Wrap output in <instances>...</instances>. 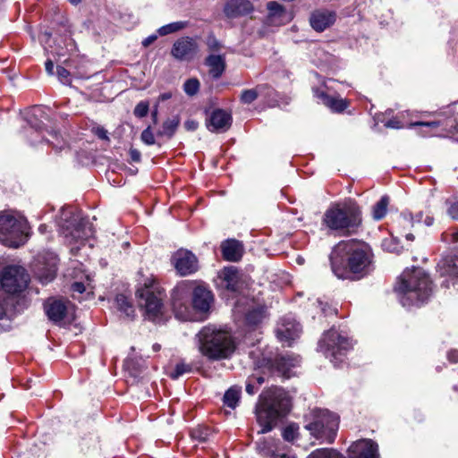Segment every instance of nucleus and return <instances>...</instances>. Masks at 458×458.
I'll return each instance as SVG.
<instances>
[{"label":"nucleus","instance_id":"f257e3e1","mask_svg":"<svg viewBox=\"0 0 458 458\" xmlns=\"http://www.w3.org/2000/svg\"><path fill=\"white\" fill-rule=\"evenodd\" d=\"M369 247L356 240L342 241L335 246L330 255L334 274L342 279L350 277V274L360 276L368 273L371 264Z\"/></svg>","mask_w":458,"mask_h":458},{"label":"nucleus","instance_id":"f03ea898","mask_svg":"<svg viewBox=\"0 0 458 458\" xmlns=\"http://www.w3.org/2000/svg\"><path fill=\"white\" fill-rule=\"evenodd\" d=\"M291 409V399L282 388L264 391L256 405L257 423L260 427L258 434L271 431L278 420L284 417Z\"/></svg>","mask_w":458,"mask_h":458},{"label":"nucleus","instance_id":"7ed1b4c3","mask_svg":"<svg viewBox=\"0 0 458 458\" xmlns=\"http://www.w3.org/2000/svg\"><path fill=\"white\" fill-rule=\"evenodd\" d=\"M395 290L401 294L403 306L420 305L430 296L432 282L423 269L414 268L403 273Z\"/></svg>","mask_w":458,"mask_h":458},{"label":"nucleus","instance_id":"20e7f679","mask_svg":"<svg viewBox=\"0 0 458 458\" xmlns=\"http://www.w3.org/2000/svg\"><path fill=\"white\" fill-rule=\"evenodd\" d=\"M199 351L209 359L229 358L235 351V342L229 332L208 326L198 334Z\"/></svg>","mask_w":458,"mask_h":458},{"label":"nucleus","instance_id":"39448f33","mask_svg":"<svg viewBox=\"0 0 458 458\" xmlns=\"http://www.w3.org/2000/svg\"><path fill=\"white\" fill-rule=\"evenodd\" d=\"M323 225L344 235L353 233L361 225V211L353 203L333 205L325 212Z\"/></svg>","mask_w":458,"mask_h":458},{"label":"nucleus","instance_id":"423d86ee","mask_svg":"<svg viewBox=\"0 0 458 458\" xmlns=\"http://www.w3.org/2000/svg\"><path fill=\"white\" fill-rule=\"evenodd\" d=\"M29 237L27 220L13 211L0 212V242L11 248L23 245Z\"/></svg>","mask_w":458,"mask_h":458},{"label":"nucleus","instance_id":"0eeeda50","mask_svg":"<svg viewBox=\"0 0 458 458\" xmlns=\"http://www.w3.org/2000/svg\"><path fill=\"white\" fill-rule=\"evenodd\" d=\"M304 428L317 439L332 443L336 436L339 418L328 410L314 409L306 415Z\"/></svg>","mask_w":458,"mask_h":458},{"label":"nucleus","instance_id":"6e6552de","mask_svg":"<svg viewBox=\"0 0 458 458\" xmlns=\"http://www.w3.org/2000/svg\"><path fill=\"white\" fill-rule=\"evenodd\" d=\"M351 347L352 343L347 335L335 327L325 332L318 343L319 351L335 365L342 361L345 352Z\"/></svg>","mask_w":458,"mask_h":458},{"label":"nucleus","instance_id":"1a4fd4ad","mask_svg":"<svg viewBox=\"0 0 458 458\" xmlns=\"http://www.w3.org/2000/svg\"><path fill=\"white\" fill-rule=\"evenodd\" d=\"M139 305L145 310L146 316L149 320L156 321L163 314V301L165 297L164 291L153 283L145 284V287L138 291Z\"/></svg>","mask_w":458,"mask_h":458},{"label":"nucleus","instance_id":"9d476101","mask_svg":"<svg viewBox=\"0 0 458 458\" xmlns=\"http://www.w3.org/2000/svg\"><path fill=\"white\" fill-rule=\"evenodd\" d=\"M61 225V233L70 242H77L87 240L93 235L92 225L79 214L72 215V212H64Z\"/></svg>","mask_w":458,"mask_h":458},{"label":"nucleus","instance_id":"9b49d317","mask_svg":"<svg viewBox=\"0 0 458 458\" xmlns=\"http://www.w3.org/2000/svg\"><path fill=\"white\" fill-rule=\"evenodd\" d=\"M30 281V276L24 267L21 266L6 267L1 276V286L10 294L19 293L24 291Z\"/></svg>","mask_w":458,"mask_h":458},{"label":"nucleus","instance_id":"f8f14e48","mask_svg":"<svg viewBox=\"0 0 458 458\" xmlns=\"http://www.w3.org/2000/svg\"><path fill=\"white\" fill-rule=\"evenodd\" d=\"M191 285L188 283L178 284L172 293V304L175 317L180 320H189L191 314L188 303Z\"/></svg>","mask_w":458,"mask_h":458},{"label":"nucleus","instance_id":"ddd939ff","mask_svg":"<svg viewBox=\"0 0 458 458\" xmlns=\"http://www.w3.org/2000/svg\"><path fill=\"white\" fill-rule=\"evenodd\" d=\"M56 270L57 258L52 253L40 257L34 266V274L43 284H47L54 280Z\"/></svg>","mask_w":458,"mask_h":458},{"label":"nucleus","instance_id":"4468645a","mask_svg":"<svg viewBox=\"0 0 458 458\" xmlns=\"http://www.w3.org/2000/svg\"><path fill=\"white\" fill-rule=\"evenodd\" d=\"M300 361L299 356L292 354L277 355L274 359L267 360L266 367L272 373H276L284 377H292V369L297 367Z\"/></svg>","mask_w":458,"mask_h":458},{"label":"nucleus","instance_id":"2eb2a0df","mask_svg":"<svg viewBox=\"0 0 458 458\" xmlns=\"http://www.w3.org/2000/svg\"><path fill=\"white\" fill-rule=\"evenodd\" d=\"M276 333L282 343L291 345L292 342L300 336L301 327L293 316L287 315L278 322Z\"/></svg>","mask_w":458,"mask_h":458},{"label":"nucleus","instance_id":"dca6fc26","mask_svg":"<svg viewBox=\"0 0 458 458\" xmlns=\"http://www.w3.org/2000/svg\"><path fill=\"white\" fill-rule=\"evenodd\" d=\"M172 262L181 276L193 274L199 268L196 256L187 250H177L172 257Z\"/></svg>","mask_w":458,"mask_h":458},{"label":"nucleus","instance_id":"f3484780","mask_svg":"<svg viewBox=\"0 0 458 458\" xmlns=\"http://www.w3.org/2000/svg\"><path fill=\"white\" fill-rule=\"evenodd\" d=\"M351 458H379L378 445L370 439H361L349 447Z\"/></svg>","mask_w":458,"mask_h":458},{"label":"nucleus","instance_id":"a211bd4d","mask_svg":"<svg viewBox=\"0 0 458 458\" xmlns=\"http://www.w3.org/2000/svg\"><path fill=\"white\" fill-rule=\"evenodd\" d=\"M336 14L333 11L318 9L311 13L310 23L313 30L322 32L335 21Z\"/></svg>","mask_w":458,"mask_h":458},{"label":"nucleus","instance_id":"6ab92c4d","mask_svg":"<svg viewBox=\"0 0 458 458\" xmlns=\"http://www.w3.org/2000/svg\"><path fill=\"white\" fill-rule=\"evenodd\" d=\"M198 46L195 40L191 38H181L172 48V55L179 60H190L197 53Z\"/></svg>","mask_w":458,"mask_h":458},{"label":"nucleus","instance_id":"aec40b11","mask_svg":"<svg viewBox=\"0 0 458 458\" xmlns=\"http://www.w3.org/2000/svg\"><path fill=\"white\" fill-rule=\"evenodd\" d=\"M232 123V116L222 109L215 110L208 120V129L212 132L226 131Z\"/></svg>","mask_w":458,"mask_h":458},{"label":"nucleus","instance_id":"412c9836","mask_svg":"<svg viewBox=\"0 0 458 458\" xmlns=\"http://www.w3.org/2000/svg\"><path fill=\"white\" fill-rule=\"evenodd\" d=\"M45 310L50 320L59 323L66 318L68 306L64 301L49 299L45 304Z\"/></svg>","mask_w":458,"mask_h":458},{"label":"nucleus","instance_id":"4be33fe9","mask_svg":"<svg viewBox=\"0 0 458 458\" xmlns=\"http://www.w3.org/2000/svg\"><path fill=\"white\" fill-rule=\"evenodd\" d=\"M212 301L213 295L209 290L201 285L195 287L192 293V305L194 309L206 312L209 310Z\"/></svg>","mask_w":458,"mask_h":458},{"label":"nucleus","instance_id":"5701e85b","mask_svg":"<svg viewBox=\"0 0 458 458\" xmlns=\"http://www.w3.org/2000/svg\"><path fill=\"white\" fill-rule=\"evenodd\" d=\"M253 10L249 0H230L226 3L224 12L228 18H235L249 14Z\"/></svg>","mask_w":458,"mask_h":458},{"label":"nucleus","instance_id":"b1692460","mask_svg":"<svg viewBox=\"0 0 458 458\" xmlns=\"http://www.w3.org/2000/svg\"><path fill=\"white\" fill-rule=\"evenodd\" d=\"M268 11V21L273 25H282L288 22L292 16L286 12V10L278 3L270 1L267 4Z\"/></svg>","mask_w":458,"mask_h":458},{"label":"nucleus","instance_id":"393cba45","mask_svg":"<svg viewBox=\"0 0 458 458\" xmlns=\"http://www.w3.org/2000/svg\"><path fill=\"white\" fill-rule=\"evenodd\" d=\"M314 96L321 101L323 105L334 112H342L347 107V102L342 98L327 95L322 89H313Z\"/></svg>","mask_w":458,"mask_h":458},{"label":"nucleus","instance_id":"a878e982","mask_svg":"<svg viewBox=\"0 0 458 458\" xmlns=\"http://www.w3.org/2000/svg\"><path fill=\"white\" fill-rule=\"evenodd\" d=\"M223 257L228 261H238L243 254L242 243L236 240H227L221 245Z\"/></svg>","mask_w":458,"mask_h":458},{"label":"nucleus","instance_id":"bb28decb","mask_svg":"<svg viewBox=\"0 0 458 458\" xmlns=\"http://www.w3.org/2000/svg\"><path fill=\"white\" fill-rule=\"evenodd\" d=\"M206 64L209 67V74L218 79L223 74L225 68V58L219 55H210L206 59Z\"/></svg>","mask_w":458,"mask_h":458},{"label":"nucleus","instance_id":"cd10ccee","mask_svg":"<svg viewBox=\"0 0 458 458\" xmlns=\"http://www.w3.org/2000/svg\"><path fill=\"white\" fill-rule=\"evenodd\" d=\"M280 443V441L276 442L272 438H262L257 442V450L263 457L272 458Z\"/></svg>","mask_w":458,"mask_h":458},{"label":"nucleus","instance_id":"c85d7f7f","mask_svg":"<svg viewBox=\"0 0 458 458\" xmlns=\"http://www.w3.org/2000/svg\"><path fill=\"white\" fill-rule=\"evenodd\" d=\"M270 87L267 84H259L253 89H244L240 96V100L242 104L253 103L259 95L265 93Z\"/></svg>","mask_w":458,"mask_h":458},{"label":"nucleus","instance_id":"c756f323","mask_svg":"<svg viewBox=\"0 0 458 458\" xmlns=\"http://www.w3.org/2000/svg\"><path fill=\"white\" fill-rule=\"evenodd\" d=\"M240 272L234 267H229L224 270V280L226 282V288L236 292L239 286Z\"/></svg>","mask_w":458,"mask_h":458},{"label":"nucleus","instance_id":"7c9ffc66","mask_svg":"<svg viewBox=\"0 0 458 458\" xmlns=\"http://www.w3.org/2000/svg\"><path fill=\"white\" fill-rule=\"evenodd\" d=\"M179 123L180 121L178 117H173L165 120L163 123L162 127L158 130L157 133V136L171 139L175 133Z\"/></svg>","mask_w":458,"mask_h":458},{"label":"nucleus","instance_id":"2f4dec72","mask_svg":"<svg viewBox=\"0 0 458 458\" xmlns=\"http://www.w3.org/2000/svg\"><path fill=\"white\" fill-rule=\"evenodd\" d=\"M42 118H47L44 113L43 108L36 106L33 107L30 113L28 114L27 120L30 125L36 129L37 131L42 130L43 121L39 120Z\"/></svg>","mask_w":458,"mask_h":458},{"label":"nucleus","instance_id":"473e14b6","mask_svg":"<svg viewBox=\"0 0 458 458\" xmlns=\"http://www.w3.org/2000/svg\"><path fill=\"white\" fill-rule=\"evenodd\" d=\"M241 396V387L233 386L230 387L224 394L223 402L224 404L229 408L234 409Z\"/></svg>","mask_w":458,"mask_h":458},{"label":"nucleus","instance_id":"72a5a7b5","mask_svg":"<svg viewBox=\"0 0 458 458\" xmlns=\"http://www.w3.org/2000/svg\"><path fill=\"white\" fill-rule=\"evenodd\" d=\"M389 205V197L383 196L372 208V217L375 220L383 219L387 213V207Z\"/></svg>","mask_w":458,"mask_h":458},{"label":"nucleus","instance_id":"f704fd0d","mask_svg":"<svg viewBox=\"0 0 458 458\" xmlns=\"http://www.w3.org/2000/svg\"><path fill=\"white\" fill-rule=\"evenodd\" d=\"M438 267L442 276H450L458 282V260H445Z\"/></svg>","mask_w":458,"mask_h":458},{"label":"nucleus","instance_id":"c9c22d12","mask_svg":"<svg viewBox=\"0 0 458 458\" xmlns=\"http://www.w3.org/2000/svg\"><path fill=\"white\" fill-rule=\"evenodd\" d=\"M117 309L123 312L126 317L131 318L133 316L134 309L128 299L123 295L118 294L115 298Z\"/></svg>","mask_w":458,"mask_h":458},{"label":"nucleus","instance_id":"e433bc0d","mask_svg":"<svg viewBox=\"0 0 458 458\" xmlns=\"http://www.w3.org/2000/svg\"><path fill=\"white\" fill-rule=\"evenodd\" d=\"M213 435L212 430L207 426H198L191 430V436L199 442L208 441Z\"/></svg>","mask_w":458,"mask_h":458},{"label":"nucleus","instance_id":"4c0bfd02","mask_svg":"<svg viewBox=\"0 0 458 458\" xmlns=\"http://www.w3.org/2000/svg\"><path fill=\"white\" fill-rule=\"evenodd\" d=\"M264 318V309L262 307H257L250 310L246 314V322L248 325L256 326Z\"/></svg>","mask_w":458,"mask_h":458},{"label":"nucleus","instance_id":"58836bf2","mask_svg":"<svg viewBox=\"0 0 458 458\" xmlns=\"http://www.w3.org/2000/svg\"><path fill=\"white\" fill-rule=\"evenodd\" d=\"M308 458H344L334 449L321 448L312 452Z\"/></svg>","mask_w":458,"mask_h":458},{"label":"nucleus","instance_id":"ea45409f","mask_svg":"<svg viewBox=\"0 0 458 458\" xmlns=\"http://www.w3.org/2000/svg\"><path fill=\"white\" fill-rule=\"evenodd\" d=\"M439 125V123L437 122H416V123H411L410 124L411 127H414V126H420L421 127L422 129L420 131V134L423 137H427V136H435L436 133L434 132H431L428 130H424L425 129H436L437 128Z\"/></svg>","mask_w":458,"mask_h":458},{"label":"nucleus","instance_id":"a19ab883","mask_svg":"<svg viewBox=\"0 0 458 458\" xmlns=\"http://www.w3.org/2000/svg\"><path fill=\"white\" fill-rule=\"evenodd\" d=\"M272 458H296V456L290 446L284 443H280V445L277 446V450L273 454Z\"/></svg>","mask_w":458,"mask_h":458},{"label":"nucleus","instance_id":"79ce46f5","mask_svg":"<svg viewBox=\"0 0 458 458\" xmlns=\"http://www.w3.org/2000/svg\"><path fill=\"white\" fill-rule=\"evenodd\" d=\"M184 27V23L178 21V22H173L169 23L167 25L162 26L158 29V34L160 36H165L174 32H176L180 30H182Z\"/></svg>","mask_w":458,"mask_h":458},{"label":"nucleus","instance_id":"37998d69","mask_svg":"<svg viewBox=\"0 0 458 458\" xmlns=\"http://www.w3.org/2000/svg\"><path fill=\"white\" fill-rule=\"evenodd\" d=\"M199 81L196 78L187 80L183 84V89L189 96H194L199 89Z\"/></svg>","mask_w":458,"mask_h":458},{"label":"nucleus","instance_id":"c03bdc74","mask_svg":"<svg viewBox=\"0 0 458 458\" xmlns=\"http://www.w3.org/2000/svg\"><path fill=\"white\" fill-rule=\"evenodd\" d=\"M382 248L392 253L399 252L401 249L399 242L394 238L384 239L382 242Z\"/></svg>","mask_w":458,"mask_h":458},{"label":"nucleus","instance_id":"a18cd8bd","mask_svg":"<svg viewBox=\"0 0 458 458\" xmlns=\"http://www.w3.org/2000/svg\"><path fill=\"white\" fill-rule=\"evenodd\" d=\"M397 224L403 227V229H409L414 224V218L410 213H402L398 219Z\"/></svg>","mask_w":458,"mask_h":458},{"label":"nucleus","instance_id":"49530a36","mask_svg":"<svg viewBox=\"0 0 458 458\" xmlns=\"http://www.w3.org/2000/svg\"><path fill=\"white\" fill-rule=\"evenodd\" d=\"M191 370V365L181 362L175 366V369L173 372H171L170 377L173 379H177L179 377H181L184 373L190 372Z\"/></svg>","mask_w":458,"mask_h":458},{"label":"nucleus","instance_id":"de8ad7c7","mask_svg":"<svg viewBox=\"0 0 458 458\" xmlns=\"http://www.w3.org/2000/svg\"><path fill=\"white\" fill-rule=\"evenodd\" d=\"M148 103L145 101H140L137 104V106L134 108V115L142 118L145 117L148 114Z\"/></svg>","mask_w":458,"mask_h":458},{"label":"nucleus","instance_id":"09e8293b","mask_svg":"<svg viewBox=\"0 0 458 458\" xmlns=\"http://www.w3.org/2000/svg\"><path fill=\"white\" fill-rule=\"evenodd\" d=\"M141 140L147 145H154L156 143L155 136L151 131L150 126L146 128L140 135Z\"/></svg>","mask_w":458,"mask_h":458},{"label":"nucleus","instance_id":"8fccbe9b","mask_svg":"<svg viewBox=\"0 0 458 458\" xmlns=\"http://www.w3.org/2000/svg\"><path fill=\"white\" fill-rule=\"evenodd\" d=\"M56 74L58 77V80L63 84H70L71 83V74L70 72L67 71L65 68L58 66L56 70Z\"/></svg>","mask_w":458,"mask_h":458},{"label":"nucleus","instance_id":"3c124183","mask_svg":"<svg viewBox=\"0 0 458 458\" xmlns=\"http://www.w3.org/2000/svg\"><path fill=\"white\" fill-rule=\"evenodd\" d=\"M51 136L53 138L54 140H49V143L53 146V148H56V149H63L65 146V142L64 141V140L58 135V133L56 131H54L51 133Z\"/></svg>","mask_w":458,"mask_h":458},{"label":"nucleus","instance_id":"603ef678","mask_svg":"<svg viewBox=\"0 0 458 458\" xmlns=\"http://www.w3.org/2000/svg\"><path fill=\"white\" fill-rule=\"evenodd\" d=\"M296 436V428L293 426L285 428L283 433V437L286 441H293Z\"/></svg>","mask_w":458,"mask_h":458},{"label":"nucleus","instance_id":"864d4df0","mask_svg":"<svg viewBox=\"0 0 458 458\" xmlns=\"http://www.w3.org/2000/svg\"><path fill=\"white\" fill-rule=\"evenodd\" d=\"M318 307L320 309L321 312L325 315H329L335 313V309H332L327 303H324L321 300H317Z\"/></svg>","mask_w":458,"mask_h":458},{"label":"nucleus","instance_id":"5fc2aeb1","mask_svg":"<svg viewBox=\"0 0 458 458\" xmlns=\"http://www.w3.org/2000/svg\"><path fill=\"white\" fill-rule=\"evenodd\" d=\"M447 214L454 220H458V201L451 202L447 208Z\"/></svg>","mask_w":458,"mask_h":458},{"label":"nucleus","instance_id":"6e6d98bb","mask_svg":"<svg viewBox=\"0 0 458 458\" xmlns=\"http://www.w3.org/2000/svg\"><path fill=\"white\" fill-rule=\"evenodd\" d=\"M258 390V386H256L254 381L250 377L246 384V392L249 394H254Z\"/></svg>","mask_w":458,"mask_h":458},{"label":"nucleus","instance_id":"4d7b16f0","mask_svg":"<svg viewBox=\"0 0 458 458\" xmlns=\"http://www.w3.org/2000/svg\"><path fill=\"white\" fill-rule=\"evenodd\" d=\"M130 157L131 161L133 162H140V152L136 148H131L129 151Z\"/></svg>","mask_w":458,"mask_h":458},{"label":"nucleus","instance_id":"13d9d810","mask_svg":"<svg viewBox=\"0 0 458 458\" xmlns=\"http://www.w3.org/2000/svg\"><path fill=\"white\" fill-rule=\"evenodd\" d=\"M199 123L193 120H188L184 123V127L188 131H195L197 130Z\"/></svg>","mask_w":458,"mask_h":458},{"label":"nucleus","instance_id":"bf43d9fd","mask_svg":"<svg viewBox=\"0 0 458 458\" xmlns=\"http://www.w3.org/2000/svg\"><path fill=\"white\" fill-rule=\"evenodd\" d=\"M388 128H394V129H400L403 127V125L400 123L397 120H389L385 124Z\"/></svg>","mask_w":458,"mask_h":458},{"label":"nucleus","instance_id":"052dcab7","mask_svg":"<svg viewBox=\"0 0 458 458\" xmlns=\"http://www.w3.org/2000/svg\"><path fill=\"white\" fill-rule=\"evenodd\" d=\"M447 357L451 362H454V363L458 362V351H456V350L450 351L447 354Z\"/></svg>","mask_w":458,"mask_h":458},{"label":"nucleus","instance_id":"680f3d73","mask_svg":"<svg viewBox=\"0 0 458 458\" xmlns=\"http://www.w3.org/2000/svg\"><path fill=\"white\" fill-rule=\"evenodd\" d=\"M72 291L82 293L85 291V286L82 283H74L72 285Z\"/></svg>","mask_w":458,"mask_h":458},{"label":"nucleus","instance_id":"e2e57ef3","mask_svg":"<svg viewBox=\"0 0 458 458\" xmlns=\"http://www.w3.org/2000/svg\"><path fill=\"white\" fill-rule=\"evenodd\" d=\"M46 71L49 75H54V64L51 60H47L45 64Z\"/></svg>","mask_w":458,"mask_h":458},{"label":"nucleus","instance_id":"0e129e2a","mask_svg":"<svg viewBox=\"0 0 458 458\" xmlns=\"http://www.w3.org/2000/svg\"><path fill=\"white\" fill-rule=\"evenodd\" d=\"M157 38V37L156 35H151L148 38H146L143 41H142V44L144 47H148L149 45H151L156 39Z\"/></svg>","mask_w":458,"mask_h":458},{"label":"nucleus","instance_id":"69168bd1","mask_svg":"<svg viewBox=\"0 0 458 458\" xmlns=\"http://www.w3.org/2000/svg\"><path fill=\"white\" fill-rule=\"evenodd\" d=\"M6 314L5 309V301L4 300H0V319H2Z\"/></svg>","mask_w":458,"mask_h":458},{"label":"nucleus","instance_id":"338daca9","mask_svg":"<svg viewBox=\"0 0 458 458\" xmlns=\"http://www.w3.org/2000/svg\"><path fill=\"white\" fill-rule=\"evenodd\" d=\"M97 135L100 138V139H103V140H108V137H107V131L106 130H104L103 128L101 129H98L97 131Z\"/></svg>","mask_w":458,"mask_h":458},{"label":"nucleus","instance_id":"774afa93","mask_svg":"<svg viewBox=\"0 0 458 458\" xmlns=\"http://www.w3.org/2000/svg\"><path fill=\"white\" fill-rule=\"evenodd\" d=\"M423 223L427 225V226H430L433 225L434 223V218L429 216V215H427L423 220Z\"/></svg>","mask_w":458,"mask_h":458}]
</instances>
